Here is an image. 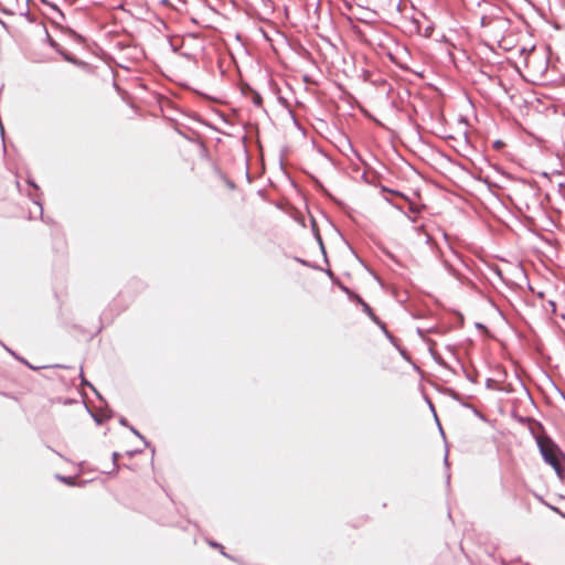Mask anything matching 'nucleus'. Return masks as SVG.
<instances>
[{
  "label": "nucleus",
  "mask_w": 565,
  "mask_h": 565,
  "mask_svg": "<svg viewBox=\"0 0 565 565\" xmlns=\"http://www.w3.org/2000/svg\"><path fill=\"white\" fill-rule=\"evenodd\" d=\"M543 460L548 463L561 478H565V454L548 435H535L532 430Z\"/></svg>",
  "instance_id": "1"
},
{
  "label": "nucleus",
  "mask_w": 565,
  "mask_h": 565,
  "mask_svg": "<svg viewBox=\"0 0 565 565\" xmlns=\"http://www.w3.org/2000/svg\"><path fill=\"white\" fill-rule=\"evenodd\" d=\"M537 191L539 189L534 184L525 181L520 182L515 188V193L524 198H536Z\"/></svg>",
  "instance_id": "2"
},
{
  "label": "nucleus",
  "mask_w": 565,
  "mask_h": 565,
  "mask_svg": "<svg viewBox=\"0 0 565 565\" xmlns=\"http://www.w3.org/2000/svg\"><path fill=\"white\" fill-rule=\"evenodd\" d=\"M356 302L362 307V311L366 313L374 323H381L380 318L373 312L370 305L365 302L361 296H356Z\"/></svg>",
  "instance_id": "3"
},
{
  "label": "nucleus",
  "mask_w": 565,
  "mask_h": 565,
  "mask_svg": "<svg viewBox=\"0 0 565 565\" xmlns=\"http://www.w3.org/2000/svg\"><path fill=\"white\" fill-rule=\"evenodd\" d=\"M377 326L380 327L384 335L390 340V342L396 348H398L397 339L387 330L386 324L383 321H381V323H377Z\"/></svg>",
  "instance_id": "4"
},
{
  "label": "nucleus",
  "mask_w": 565,
  "mask_h": 565,
  "mask_svg": "<svg viewBox=\"0 0 565 565\" xmlns=\"http://www.w3.org/2000/svg\"><path fill=\"white\" fill-rule=\"evenodd\" d=\"M247 89L252 93L253 104L257 107H262L263 97L260 96V94L257 90L253 89L250 86H247Z\"/></svg>",
  "instance_id": "5"
},
{
  "label": "nucleus",
  "mask_w": 565,
  "mask_h": 565,
  "mask_svg": "<svg viewBox=\"0 0 565 565\" xmlns=\"http://www.w3.org/2000/svg\"><path fill=\"white\" fill-rule=\"evenodd\" d=\"M312 231L315 232V235H316V238L319 243V246L321 248V252L323 254V257H324V260L328 262V258H327V253H326V248H324V245H323V242H322V237L321 235L319 234V231L317 230V226H316V223L313 222L312 224Z\"/></svg>",
  "instance_id": "6"
},
{
  "label": "nucleus",
  "mask_w": 565,
  "mask_h": 565,
  "mask_svg": "<svg viewBox=\"0 0 565 565\" xmlns=\"http://www.w3.org/2000/svg\"><path fill=\"white\" fill-rule=\"evenodd\" d=\"M81 385L90 387L98 399L104 401L103 396L98 393V391L85 379L83 371H81Z\"/></svg>",
  "instance_id": "7"
},
{
  "label": "nucleus",
  "mask_w": 565,
  "mask_h": 565,
  "mask_svg": "<svg viewBox=\"0 0 565 565\" xmlns=\"http://www.w3.org/2000/svg\"><path fill=\"white\" fill-rule=\"evenodd\" d=\"M57 53L63 57L64 61L70 62L72 64H77L76 57L71 55L68 52H66L62 47L60 49V51Z\"/></svg>",
  "instance_id": "8"
},
{
  "label": "nucleus",
  "mask_w": 565,
  "mask_h": 565,
  "mask_svg": "<svg viewBox=\"0 0 565 565\" xmlns=\"http://www.w3.org/2000/svg\"><path fill=\"white\" fill-rule=\"evenodd\" d=\"M340 289L345 292L350 300L356 301L358 294L353 292L349 287L344 286L343 284H339Z\"/></svg>",
  "instance_id": "9"
},
{
  "label": "nucleus",
  "mask_w": 565,
  "mask_h": 565,
  "mask_svg": "<svg viewBox=\"0 0 565 565\" xmlns=\"http://www.w3.org/2000/svg\"><path fill=\"white\" fill-rule=\"evenodd\" d=\"M56 479H58L60 481L68 484V486H74L75 484V481H74V478L71 477V476H61V475H56Z\"/></svg>",
  "instance_id": "10"
},
{
  "label": "nucleus",
  "mask_w": 565,
  "mask_h": 565,
  "mask_svg": "<svg viewBox=\"0 0 565 565\" xmlns=\"http://www.w3.org/2000/svg\"><path fill=\"white\" fill-rule=\"evenodd\" d=\"M129 430H130L135 436H137L138 438H140V439L143 441V444H145V446H146V447H149V443L147 441V439H146V438H145V437H143V436H142V435H141V434H140V433H139L135 427H134V426H131V425H130V426H129Z\"/></svg>",
  "instance_id": "11"
},
{
  "label": "nucleus",
  "mask_w": 565,
  "mask_h": 565,
  "mask_svg": "<svg viewBox=\"0 0 565 565\" xmlns=\"http://www.w3.org/2000/svg\"><path fill=\"white\" fill-rule=\"evenodd\" d=\"M46 41H47L49 45L51 47H53L56 52L60 51V49H61L60 44L54 39H52L49 33L46 34Z\"/></svg>",
  "instance_id": "12"
},
{
  "label": "nucleus",
  "mask_w": 565,
  "mask_h": 565,
  "mask_svg": "<svg viewBox=\"0 0 565 565\" xmlns=\"http://www.w3.org/2000/svg\"><path fill=\"white\" fill-rule=\"evenodd\" d=\"M119 454L117 451H114L113 455H111V459H113V467H114V470L115 471H118L120 466L117 463V460L119 458Z\"/></svg>",
  "instance_id": "13"
},
{
  "label": "nucleus",
  "mask_w": 565,
  "mask_h": 565,
  "mask_svg": "<svg viewBox=\"0 0 565 565\" xmlns=\"http://www.w3.org/2000/svg\"><path fill=\"white\" fill-rule=\"evenodd\" d=\"M6 350L8 352H10L13 356H15L18 360H20L21 362H23L25 365H28L30 369H35L34 366H32L26 360L24 359H20L19 356L15 355V353L13 351H11L10 349H8L7 347H4Z\"/></svg>",
  "instance_id": "14"
},
{
  "label": "nucleus",
  "mask_w": 565,
  "mask_h": 565,
  "mask_svg": "<svg viewBox=\"0 0 565 565\" xmlns=\"http://www.w3.org/2000/svg\"><path fill=\"white\" fill-rule=\"evenodd\" d=\"M390 194L395 195V196H401L405 200H408V198L405 194H403L402 192H399L398 190L391 189Z\"/></svg>",
  "instance_id": "15"
},
{
  "label": "nucleus",
  "mask_w": 565,
  "mask_h": 565,
  "mask_svg": "<svg viewBox=\"0 0 565 565\" xmlns=\"http://www.w3.org/2000/svg\"><path fill=\"white\" fill-rule=\"evenodd\" d=\"M210 545L213 546V547H218L221 548V553L222 555L226 556V557H230L224 551H223V546L216 542H210Z\"/></svg>",
  "instance_id": "16"
},
{
  "label": "nucleus",
  "mask_w": 565,
  "mask_h": 565,
  "mask_svg": "<svg viewBox=\"0 0 565 565\" xmlns=\"http://www.w3.org/2000/svg\"><path fill=\"white\" fill-rule=\"evenodd\" d=\"M89 414L92 415L93 419L96 422V424H102L103 423V418L96 414H94L93 412L89 411Z\"/></svg>",
  "instance_id": "17"
},
{
  "label": "nucleus",
  "mask_w": 565,
  "mask_h": 565,
  "mask_svg": "<svg viewBox=\"0 0 565 565\" xmlns=\"http://www.w3.org/2000/svg\"><path fill=\"white\" fill-rule=\"evenodd\" d=\"M119 424H120L121 426H124V427H127V428H129V426H130V425H129V423H128V420H127L125 417H120V418H119Z\"/></svg>",
  "instance_id": "18"
},
{
  "label": "nucleus",
  "mask_w": 565,
  "mask_h": 565,
  "mask_svg": "<svg viewBox=\"0 0 565 565\" xmlns=\"http://www.w3.org/2000/svg\"><path fill=\"white\" fill-rule=\"evenodd\" d=\"M34 204H36L39 206V211H40V215L42 216L43 215V206H42V203L38 200H33Z\"/></svg>",
  "instance_id": "19"
},
{
  "label": "nucleus",
  "mask_w": 565,
  "mask_h": 565,
  "mask_svg": "<svg viewBox=\"0 0 565 565\" xmlns=\"http://www.w3.org/2000/svg\"><path fill=\"white\" fill-rule=\"evenodd\" d=\"M51 8H52L53 10H55V11L58 13V15H61L62 18H64L63 12L60 10V8H58L56 4H51Z\"/></svg>",
  "instance_id": "20"
},
{
  "label": "nucleus",
  "mask_w": 565,
  "mask_h": 565,
  "mask_svg": "<svg viewBox=\"0 0 565 565\" xmlns=\"http://www.w3.org/2000/svg\"><path fill=\"white\" fill-rule=\"evenodd\" d=\"M502 146H503V141H501V140H495V141L493 142V148H495V149H499V148H501Z\"/></svg>",
  "instance_id": "21"
},
{
  "label": "nucleus",
  "mask_w": 565,
  "mask_h": 565,
  "mask_svg": "<svg viewBox=\"0 0 565 565\" xmlns=\"http://www.w3.org/2000/svg\"><path fill=\"white\" fill-rule=\"evenodd\" d=\"M140 451H141V450H128V451H127V455H128L129 457H134L135 455L139 454Z\"/></svg>",
  "instance_id": "22"
},
{
  "label": "nucleus",
  "mask_w": 565,
  "mask_h": 565,
  "mask_svg": "<svg viewBox=\"0 0 565 565\" xmlns=\"http://www.w3.org/2000/svg\"><path fill=\"white\" fill-rule=\"evenodd\" d=\"M28 183H29L31 186H33L34 189L39 190L38 184H36L33 180L29 179V180H28Z\"/></svg>",
  "instance_id": "23"
},
{
  "label": "nucleus",
  "mask_w": 565,
  "mask_h": 565,
  "mask_svg": "<svg viewBox=\"0 0 565 565\" xmlns=\"http://www.w3.org/2000/svg\"><path fill=\"white\" fill-rule=\"evenodd\" d=\"M433 356H434V359H435V361H436L437 363H439V364H443V365H444V361L441 360V358H440V356L435 355V354H433Z\"/></svg>",
  "instance_id": "24"
},
{
  "label": "nucleus",
  "mask_w": 565,
  "mask_h": 565,
  "mask_svg": "<svg viewBox=\"0 0 565 565\" xmlns=\"http://www.w3.org/2000/svg\"><path fill=\"white\" fill-rule=\"evenodd\" d=\"M451 397L456 401H460V395L457 392H452Z\"/></svg>",
  "instance_id": "25"
},
{
  "label": "nucleus",
  "mask_w": 565,
  "mask_h": 565,
  "mask_svg": "<svg viewBox=\"0 0 565 565\" xmlns=\"http://www.w3.org/2000/svg\"><path fill=\"white\" fill-rule=\"evenodd\" d=\"M390 190H391V189H388V188H387V186H385V185H382V186H381V192H383V193H386V192H387V193H390Z\"/></svg>",
  "instance_id": "26"
},
{
  "label": "nucleus",
  "mask_w": 565,
  "mask_h": 565,
  "mask_svg": "<svg viewBox=\"0 0 565 565\" xmlns=\"http://www.w3.org/2000/svg\"><path fill=\"white\" fill-rule=\"evenodd\" d=\"M409 211L413 212V213H417L418 212V210L414 206V204H411Z\"/></svg>",
  "instance_id": "27"
},
{
  "label": "nucleus",
  "mask_w": 565,
  "mask_h": 565,
  "mask_svg": "<svg viewBox=\"0 0 565 565\" xmlns=\"http://www.w3.org/2000/svg\"><path fill=\"white\" fill-rule=\"evenodd\" d=\"M466 377H467L469 381H471L472 383H476V379H473V377H472V375H470V374H468V373H467V374H466Z\"/></svg>",
  "instance_id": "28"
},
{
  "label": "nucleus",
  "mask_w": 565,
  "mask_h": 565,
  "mask_svg": "<svg viewBox=\"0 0 565 565\" xmlns=\"http://www.w3.org/2000/svg\"><path fill=\"white\" fill-rule=\"evenodd\" d=\"M226 184L228 185V188L233 189L235 186L234 182L230 181V180H226Z\"/></svg>",
  "instance_id": "29"
},
{
  "label": "nucleus",
  "mask_w": 565,
  "mask_h": 565,
  "mask_svg": "<svg viewBox=\"0 0 565 565\" xmlns=\"http://www.w3.org/2000/svg\"><path fill=\"white\" fill-rule=\"evenodd\" d=\"M326 273L330 278H333V271L331 269H327Z\"/></svg>",
  "instance_id": "30"
},
{
  "label": "nucleus",
  "mask_w": 565,
  "mask_h": 565,
  "mask_svg": "<svg viewBox=\"0 0 565 565\" xmlns=\"http://www.w3.org/2000/svg\"><path fill=\"white\" fill-rule=\"evenodd\" d=\"M296 260H297L298 263L302 264V265H307V262H306V260H303L302 258H298V257H297V258H296Z\"/></svg>",
  "instance_id": "31"
},
{
  "label": "nucleus",
  "mask_w": 565,
  "mask_h": 565,
  "mask_svg": "<svg viewBox=\"0 0 565 565\" xmlns=\"http://www.w3.org/2000/svg\"><path fill=\"white\" fill-rule=\"evenodd\" d=\"M548 303H550V307H552V310L555 311V309H556L555 302L554 301H550Z\"/></svg>",
  "instance_id": "32"
},
{
  "label": "nucleus",
  "mask_w": 565,
  "mask_h": 565,
  "mask_svg": "<svg viewBox=\"0 0 565 565\" xmlns=\"http://www.w3.org/2000/svg\"><path fill=\"white\" fill-rule=\"evenodd\" d=\"M444 465L445 466H448L449 465V461H448V455L446 454L445 458H444Z\"/></svg>",
  "instance_id": "33"
},
{
  "label": "nucleus",
  "mask_w": 565,
  "mask_h": 565,
  "mask_svg": "<svg viewBox=\"0 0 565 565\" xmlns=\"http://www.w3.org/2000/svg\"><path fill=\"white\" fill-rule=\"evenodd\" d=\"M160 3L163 4V6H169L170 1L169 0H161Z\"/></svg>",
  "instance_id": "34"
},
{
  "label": "nucleus",
  "mask_w": 565,
  "mask_h": 565,
  "mask_svg": "<svg viewBox=\"0 0 565 565\" xmlns=\"http://www.w3.org/2000/svg\"><path fill=\"white\" fill-rule=\"evenodd\" d=\"M463 406L465 407H469V408H473L475 413H478L477 409L472 405H470V404H463Z\"/></svg>",
  "instance_id": "35"
},
{
  "label": "nucleus",
  "mask_w": 565,
  "mask_h": 565,
  "mask_svg": "<svg viewBox=\"0 0 565 565\" xmlns=\"http://www.w3.org/2000/svg\"><path fill=\"white\" fill-rule=\"evenodd\" d=\"M446 479H447V484H449V482H450V473H447Z\"/></svg>",
  "instance_id": "36"
},
{
  "label": "nucleus",
  "mask_w": 565,
  "mask_h": 565,
  "mask_svg": "<svg viewBox=\"0 0 565 565\" xmlns=\"http://www.w3.org/2000/svg\"><path fill=\"white\" fill-rule=\"evenodd\" d=\"M362 178H363V180H365V182H369L366 179V173H363Z\"/></svg>",
  "instance_id": "37"
},
{
  "label": "nucleus",
  "mask_w": 565,
  "mask_h": 565,
  "mask_svg": "<svg viewBox=\"0 0 565 565\" xmlns=\"http://www.w3.org/2000/svg\"><path fill=\"white\" fill-rule=\"evenodd\" d=\"M477 327H478V329L484 328V326L481 323H478Z\"/></svg>",
  "instance_id": "38"
},
{
  "label": "nucleus",
  "mask_w": 565,
  "mask_h": 565,
  "mask_svg": "<svg viewBox=\"0 0 565 565\" xmlns=\"http://www.w3.org/2000/svg\"><path fill=\"white\" fill-rule=\"evenodd\" d=\"M439 429H440V434L444 436V430L440 425H439Z\"/></svg>",
  "instance_id": "39"
},
{
  "label": "nucleus",
  "mask_w": 565,
  "mask_h": 565,
  "mask_svg": "<svg viewBox=\"0 0 565 565\" xmlns=\"http://www.w3.org/2000/svg\"><path fill=\"white\" fill-rule=\"evenodd\" d=\"M491 379L487 380V385H490Z\"/></svg>",
  "instance_id": "40"
},
{
  "label": "nucleus",
  "mask_w": 565,
  "mask_h": 565,
  "mask_svg": "<svg viewBox=\"0 0 565 565\" xmlns=\"http://www.w3.org/2000/svg\"><path fill=\"white\" fill-rule=\"evenodd\" d=\"M537 426H539L541 429H543V426H542V424H541V423H537Z\"/></svg>",
  "instance_id": "41"
}]
</instances>
